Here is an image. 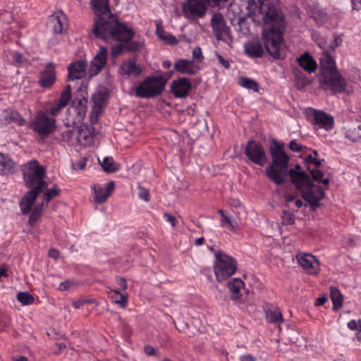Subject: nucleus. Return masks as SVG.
Masks as SVG:
<instances>
[{"mask_svg":"<svg viewBox=\"0 0 361 361\" xmlns=\"http://www.w3.org/2000/svg\"><path fill=\"white\" fill-rule=\"evenodd\" d=\"M262 8V39L264 48L274 59H283L286 56L284 51L281 49L283 32L286 28L284 15L269 0H267V4Z\"/></svg>","mask_w":361,"mask_h":361,"instance_id":"f257e3e1","label":"nucleus"},{"mask_svg":"<svg viewBox=\"0 0 361 361\" xmlns=\"http://www.w3.org/2000/svg\"><path fill=\"white\" fill-rule=\"evenodd\" d=\"M91 4L97 15L92 29L94 37L106 42L109 39L126 40L132 37V29L111 13L109 0H91Z\"/></svg>","mask_w":361,"mask_h":361,"instance_id":"f03ea898","label":"nucleus"},{"mask_svg":"<svg viewBox=\"0 0 361 361\" xmlns=\"http://www.w3.org/2000/svg\"><path fill=\"white\" fill-rule=\"evenodd\" d=\"M46 171L37 160L27 162L23 171L25 186L30 188L20 200L19 204L23 214H27L38 195L48 186L44 180Z\"/></svg>","mask_w":361,"mask_h":361,"instance_id":"7ed1b4c3","label":"nucleus"},{"mask_svg":"<svg viewBox=\"0 0 361 361\" xmlns=\"http://www.w3.org/2000/svg\"><path fill=\"white\" fill-rule=\"evenodd\" d=\"M271 161L265 169V174L269 179L277 185L284 184L288 176H290L288 169L289 156L284 150V144L275 139L271 140L269 147Z\"/></svg>","mask_w":361,"mask_h":361,"instance_id":"20e7f679","label":"nucleus"},{"mask_svg":"<svg viewBox=\"0 0 361 361\" xmlns=\"http://www.w3.org/2000/svg\"><path fill=\"white\" fill-rule=\"evenodd\" d=\"M318 80L320 87L325 91H330L332 94L345 90V80L336 69L334 59L327 51H324L320 57Z\"/></svg>","mask_w":361,"mask_h":361,"instance_id":"39448f33","label":"nucleus"},{"mask_svg":"<svg viewBox=\"0 0 361 361\" xmlns=\"http://www.w3.org/2000/svg\"><path fill=\"white\" fill-rule=\"evenodd\" d=\"M290 178L295 188L300 191L302 197L309 203L312 210L316 211L321 206L319 201L326 196L324 190L321 186L314 184L305 171L298 172L292 169Z\"/></svg>","mask_w":361,"mask_h":361,"instance_id":"423d86ee","label":"nucleus"},{"mask_svg":"<svg viewBox=\"0 0 361 361\" xmlns=\"http://www.w3.org/2000/svg\"><path fill=\"white\" fill-rule=\"evenodd\" d=\"M87 104V92L85 87H80L75 93V98L71 106L66 111L64 124L66 127H72L80 124L83 121Z\"/></svg>","mask_w":361,"mask_h":361,"instance_id":"0eeeda50","label":"nucleus"},{"mask_svg":"<svg viewBox=\"0 0 361 361\" xmlns=\"http://www.w3.org/2000/svg\"><path fill=\"white\" fill-rule=\"evenodd\" d=\"M215 257L214 274L217 281L222 282L235 274L237 270V262L232 257L221 254L220 252H216Z\"/></svg>","mask_w":361,"mask_h":361,"instance_id":"6e6552de","label":"nucleus"},{"mask_svg":"<svg viewBox=\"0 0 361 361\" xmlns=\"http://www.w3.org/2000/svg\"><path fill=\"white\" fill-rule=\"evenodd\" d=\"M164 82H160L156 76L147 77L135 89V94L140 98H154L164 91Z\"/></svg>","mask_w":361,"mask_h":361,"instance_id":"1a4fd4ad","label":"nucleus"},{"mask_svg":"<svg viewBox=\"0 0 361 361\" xmlns=\"http://www.w3.org/2000/svg\"><path fill=\"white\" fill-rule=\"evenodd\" d=\"M31 128L42 137L53 133L56 128V119L49 117L44 112L38 111L31 124Z\"/></svg>","mask_w":361,"mask_h":361,"instance_id":"9d476101","label":"nucleus"},{"mask_svg":"<svg viewBox=\"0 0 361 361\" xmlns=\"http://www.w3.org/2000/svg\"><path fill=\"white\" fill-rule=\"evenodd\" d=\"M244 154L252 163L263 166L267 161L265 150L261 143L253 140L247 142Z\"/></svg>","mask_w":361,"mask_h":361,"instance_id":"9b49d317","label":"nucleus"},{"mask_svg":"<svg viewBox=\"0 0 361 361\" xmlns=\"http://www.w3.org/2000/svg\"><path fill=\"white\" fill-rule=\"evenodd\" d=\"M213 33L217 40L226 41V39L232 40L230 27L226 25L223 15L220 13L213 14L211 20Z\"/></svg>","mask_w":361,"mask_h":361,"instance_id":"f8f14e48","label":"nucleus"},{"mask_svg":"<svg viewBox=\"0 0 361 361\" xmlns=\"http://www.w3.org/2000/svg\"><path fill=\"white\" fill-rule=\"evenodd\" d=\"M207 3L204 0H188L183 4V11L188 19L202 18L205 15Z\"/></svg>","mask_w":361,"mask_h":361,"instance_id":"ddd939ff","label":"nucleus"},{"mask_svg":"<svg viewBox=\"0 0 361 361\" xmlns=\"http://www.w3.org/2000/svg\"><path fill=\"white\" fill-rule=\"evenodd\" d=\"M297 259L309 274L317 275L319 273V262L314 256L310 254H300L297 255Z\"/></svg>","mask_w":361,"mask_h":361,"instance_id":"4468645a","label":"nucleus"},{"mask_svg":"<svg viewBox=\"0 0 361 361\" xmlns=\"http://www.w3.org/2000/svg\"><path fill=\"white\" fill-rule=\"evenodd\" d=\"M78 146H90L93 144L94 128L86 123H81L76 128Z\"/></svg>","mask_w":361,"mask_h":361,"instance_id":"2eb2a0df","label":"nucleus"},{"mask_svg":"<svg viewBox=\"0 0 361 361\" xmlns=\"http://www.w3.org/2000/svg\"><path fill=\"white\" fill-rule=\"evenodd\" d=\"M107 49L105 47H101L99 51L95 55L91 61V66L89 69L90 77L97 75L106 63Z\"/></svg>","mask_w":361,"mask_h":361,"instance_id":"dca6fc26","label":"nucleus"},{"mask_svg":"<svg viewBox=\"0 0 361 361\" xmlns=\"http://www.w3.org/2000/svg\"><path fill=\"white\" fill-rule=\"evenodd\" d=\"M191 89V82L186 78H180L171 82V91L177 98L185 97Z\"/></svg>","mask_w":361,"mask_h":361,"instance_id":"f3484780","label":"nucleus"},{"mask_svg":"<svg viewBox=\"0 0 361 361\" xmlns=\"http://www.w3.org/2000/svg\"><path fill=\"white\" fill-rule=\"evenodd\" d=\"M55 66L53 62H49L46 68L40 72L39 85L43 88L51 87L56 82Z\"/></svg>","mask_w":361,"mask_h":361,"instance_id":"a211bd4d","label":"nucleus"},{"mask_svg":"<svg viewBox=\"0 0 361 361\" xmlns=\"http://www.w3.org/2000/svg\"><path fill=\"white\" fill-rule=\"evenodd\" d=\"M66 20L67 18L62 11H56L49 16L47 25L53 30L54 33L60 34L66 28Z\"/></svg>","mask_w":361,"mask_h":361,"instance_id":"6ab92c4d","label":"nucleus"},{"mask_svg":"<svg viewBox=\"0 0 361 361\" xmlns=\"http://www.w3.org/2000/svg\"><path fill=\"white\" fill-rule=\"evenodd\" d=\"M174 69L181 73L188 75H195L200 71L198 66H195L193 60L179 59L176 61L173 65Z\"/></svg>","mask_w":361,"mask_h":361,"instance_id":"aec40b11","label":"nucleus"},{"mask_svg":"<svg viewBox=\"0 0 361 361\" xmlns=\"http://www.w3.org/2000/svg\"><path fill=\"white\" fill-rule=\"evenodd\" d=\"M114 186V181L107 183L104 189L97 185H93L92 189L94 193V201L97 204H102L106 202L113 192Z\"/></svg>","mask_w":361,"mask_h":361,"instance_id":"412c9836","label":"nucleus"},{"mask_svg":"<svg viewBox=\"0 0 361 361\" xmlns=\"http://www.w3.org/2000/svg\"><path fill=\"white\" fill-rule=\"evenodd\" d=\"M245 54L252 58L262 57L264 53L262 44L258 37L247 41L244 44Z\"/></svg>","mask_w":361,"mask_h":361,"instance_id":"4be33fe9","label":"nucleus"},{"mask_svg":"<svg viewBox=\"0 0 361 361\" xmlns=\"http://www.w3.org/2000/svg\"><path fill=\"white\" fill-rule=\"evenodd\" d=\"M87 63L85 61L72 62L68 66V80H75L82 78L85 75Z\"/></svg>","mask_w":361,"mask_h":361,"instance_id":"5701e85b","label":"nucleus"},{"mask_svg":"<svg viewBox=\"0 0 361 361\" xmlns=\"http://www.w3.org/2000/svg\"><path fill=\"white\" fill-rule=\"evenodd\" d=\"M314 124L326 130L334 127V121L332 116L321 110L314 109Z\"/></svg>","mask_w":361,"mask_h":361,"instance_id":"b1692460","label":"nucleus"},{"mask_svg":"<svg viewBox=\"0 0 361 361\" xmlns=\"http://www.w3.org/2000/svg\"><path fill=\"white\" fill-rule=\"evenodd\" d=\"M297 61L300 67L305 71L308 72L309 73L315 72L317 64L315 60L309 53H304L297 59Z\"/></svg>","mask_w":361,"mask_h":361,"instance_id":"393cba45","label":"nucleus"},{"mask_svg":"<svg viewBox=\"0 0 361 361\" xmlns=\"http://www.w3.org/2000/svg\"><path fill=\"white\" fill-rule=\"evenodd\" d=\"M142 70L139 65H137L135 60H128L123 62L121 66V73L123 75L139 76L141 75Z\"/></svg>","mask_w":361,"mask_h":361,"instance_id":"a878e982","label":"nucleus"},{"mask_svg":"<svg viewBox=\"0 0 361 361\" xmlns=\"http://www.w3.org/2000/svg\"><path fill=\"white\" fill-rule=\"evenodd\" d=\"M1 116V119L8 123L13 122L21 126L25 123L24 118H23L17 111H15L11 109L4 110Z\"/></svg>","mask_w":361,"mask_h":361,"instance_id":"bb28decb","label":"nucleus"},{"mask_svg":"<svg viewBox=\"0 0 361 361\" xmlns=\"http://www.w3.org/2000/svg\"><path fill=\"white\" fill-rule=\"evenodd\" d=\"M244 286V282L240 278H234L228 283V286L231 292V298L233 300H237L241 295L240 294V288Z\"/></svg>","mask_w":361,"mask_h":361,"instance_id":"cd10ccee","label":"nucleus"},{"mask_svg":"<svg viewBox=\"0 0 361 361\" xmlns=\"http://www.w3.org/2000/svg\"><path fill=\"white\" fill-rule=\"evenodd\" d=\"M133 35L132 37L129 39H109V40H114L118 42H124L126 51L128 52H135L144 47V42L142 41H133L132 39L135 36V32L133 30Z\"/></svg>","mask_w":361,"mask_h":361,"instance_id":"c85d7f7f","label":"nucleus"},{"mask_svg":"<svg viewBox=\"0 0 361 361\" xmlns=\"http://www.w3.org/2000/svg\"><path fill=\"white\" fill-rule=\"evenodd\" d=\"M330 297L333 302L334 310H337L343 306V296L336 287H330Z\"/></svg>","mask_w":361,"mask_h":361,"instance_id":"c756f323","label":"nucleus"},{"mask_svg":"<svg viewBox=\"0 0 361 361\" xmlns=\"http://www.w3.org/2000/svg\"><path fill=\"white\" fill-rule=\"evenodd\" d=\"M61 140L70 146H78L76 129H68L61 133Z\"/></svg>","mask_w":361,"mask_h":361,"instance_id":"7c9ffc66","label":"nucleus"},{"mask_svg":"<svg viewBox=\"0 0 361 361\" xmlns=\"http://www.w3.org/2000/svg\"><path fill=\"white\" fill-rule=\"evenodd\" d=\"M110 298L112 301L118 305L121 308H125L128 305V295L123 294L118 290H111Z\"/></svg>","mask_w":361,"mask_h":361,"instance_id":"2f4dec72","label":"nucleus"},{"mask_svg":"<svg viewBox=\"0 0 361 361\" xmlns=\"http://www.w3.org/2000/svg\"><path fill=\"white\" fill-rule=\"evenodd\" d=\"M0 166L1 174H4L7 172L11 173L13 171L14 163L11 159L0 152Z\"/></svg>","mask_w":361,"mask_h":361,"instance_id":"473e14b6","label":"nucleus"},{"mask_svg":"<svg viewBox=\"0 0 361 361\" xmlns=\"http://www.w3.org/2000/svg\"><path fill=\"white\" fill-rule=\"evenodd\" d=\"M101 164L103 170L108 173H114L119 169V164L115 162L111 157H104Z\"/></svg>","mask_w":361,"mask_h":361,"instance_id":"72a5a7b5","label":"nucleus"},{"mask_svg":"<svg viewBox=\"0 0 361 361\" xmlns=\"http://www.w3.org/2000/svg\"><path fill=\"white\" fill-rule=\"evenodd\" d=\"M44 205V202H42L41 204H37L32 211L31 212V214H30L29 219H28V224L33 226L36 222L39 220L42 214V209Z\"/></svg>","mask_w":361,"mask_h":361,"instance_id":"f704fd0d","label":"nucleus"},{"mask_svg":"<svg viewBox=\"0 0 361 361\" xmlns=\"http://www.w3.org/2000/svg\"><path fill=\"white\" fill-rule=\"evenodd\" d=\"M345 136L353 142H356L361 138V126L350 127L345 132Z\"/></svg>","mask_w":361,"mask_h":361,"instance_id":"c9c22d12","label":"nucleus"},{"mask_svg":"<svg viewBox=\"0 0 361 361\" xmlns=\"http://www.w3.org/2000/svg\"><path fill=\"white\" fill-rule=\"evenodd\" d=\"M267 4V0H249L247 2V8L250 12L262 13V6Z\"/></svg>","mask_w":361,"mask_h":361,"instance_id":"e433bc0d","label":"nucleus"},{"mask_svg":"<svg viewBox=\"0 0 361 361\" xmlns=\"http://www.w3.org/2000/svg\"><path fill=\"white\" fill-rule=\"evenodd\" d=\"M265 313L266 318L270 323H279L283 321L281 312L277 310H268Z\"/></svg>","mask_w":361,"mask_h":361,"instance_id":"4c0bfd02","label":"nucleus"},{"mask_svg":"<svg viewBox=\"0 0 361 361\" xmlns=\"http://www.w3.org/2000/svg\"><path fill=\"white\" fill-rule=\"evenodd\" d=\"M71 98V87L70 85H66L64 90L61 93L60 97L56 100L61 104V106H67Z\"/></svg>","mask_w":361,"mask_h":361,"instance_id":"58836bf2","label":"nucleus"},{"mask_svg":"<svg viewBox=\"0 0 361 361\" xmlns=\"http://www.w3.org/2000/svg\"><path fill=\"white\" fill-rule=\"evenodd\" d=\"M17 300L24 305H29L34 302L35 298L29 292H19Z\"/></svg>","mask_w":361,"mask_h":361,"instance_id":"ea45409f","label":"nucleus"},{"mask_svg":"<svg viewBox=\"0 0 361 361\" xmlns=\"http://www.w3.org/2000/svg\"><path fill=\"white\" fill-rule=\"evenodd\" d=\"M60 190L58 188L56 184L54 185V188L52 189H49L44 195V203L45 202L46 206L48 205L49 202L54 197L58 196L59 195Z\"/></svg>","mask_w":361,"mask_h":361,"instance_id":"a19ab883","label":"nucleus"},{"mask_svg":"<svg viewBox=\"0 0 361 361\" xmlns=\"http://www.w3.org/2000/svg\"><path fill=\"white\" fill-rule=\"evenodd\" d=\"M240 84L245 88L258 92V84L252 79L242 77L240 78Z\"/></svg>","mask_w":361,"mask_h":361,"instance_id":"79ce46f5","label":"nucleus"},{"mask_svg":"<svg viewBox=\"0 0 361 361\" xmlns=\"http://www.w3.org/2000/svg\"><path fill=\"white\" fill-rule=\"evenodd\" d=\"M307 169L310 171L311 174V180L319 182V180H321V178L324 176V173L317 169H311L310 166H307Z\"/></svg>","mask_w":361,"mask_h":361,"instance_id":"37998d69","label":"nucleus"},{"mask_svg":"<svg viewBox=\"0 0 361 361\" xmlns=\"http://www.w3.org/2000/svg\"><path fill=\"white\" fill-rule=\"evenodd\" d=\"M281 218L283 224L293 225L295 223V215L291 212H283Z\"/></svg>","mask_w":361,"mask_h":361,"instance_id":"c03bdc74","label":"nucleus"},{"mask_svg":"<svg viewBox=\"0 0 361 361\" xmlns=\"http://www.w3.org/2000/svg\"><path fill=\"white\" fill-rule=\"evenodd\" d=\"M64 106H61V104L57 101H55L54 104H52L49 110L47 111L49 114L52 116H57L62 109H63Z\"/></svg>","mask_w":361,"mask_h":361,"instance_id":"a18cd8bd","label":"nucleus"},{"mask_svg":"<svg viewBox=\"0 0 361 361\" xmlns=\"http://www.w3.org/2000/svg\"><path fill=\"white\" fill-rule=\"evenodd\" d=\"M123 51H126L124 42L117 44L112 47L111 54L113 56H117L122 54Z\"/></svg>","mask_w":361,"mask_h":361,"instance_id":"49530a36","label":"nucleus"},{"mask_svg":"<svg viewBox=\"0 0 361 361\" xmlns=\"http://www.w3.org/2000/svg\"><path fill=\"white\" fill-rule=\"evenodd\" d=\"M192 60H193V62L195 61H197L198 62H202V60L204 59V56L202 55V50L200 47H195L192 50Z\"/></svg>","mask_w":361,"mask_h":361,"instance_id":"de8ad7c7","label":"nucleus"},{"mask_svg":"<svg viewBox=\"0 0 361 361\" xmlns=\"http://www.w3.org/2000/svg\"><path fill=\"white\" fill-rule=\"evenodd\" d=\"M173 73H174L173 71H170L165 72L161 75H156L157 78L158 79V80L160 82H164V84H163L164 88H165V85H166L167 81L172 77Z\"/></svg>","mask_w":361,"mask_h":361,"instance_id":"09e8293b","label":"nucleus"},{"mask_svg":"<svg viewBox=\"0 0 361 361\" xmlns=\"http://www.w3.org/2000/svg\"><path fill=\"white\" fill-rule=\"evenodd\" d=\"M138 196L140 198L144 200L145 202L149 201L150 196L149 193V190L140 185L138 186Z\"/></svg>","mask_w":361,"mask_h":361,"instance_id":"8fccbe9b","label":"nucleus"},{"mask_svg":"<svg viewBox=\"0 0 361 361\" xmlns=\"http://www.w3.org/2000/svg\"><path fill=\"white\" fill-rule=\"evenodd\" d=\"M162 41L165 42V44H171V45H175L178 43V40L177 38L171 34L167 33L166 35L164 36V37H162Z\"/></svg>","mask_w":361,"mask_h":361,"instance_id":"3c124183","label":"nucleus"},{"mask_svg":"<svg viewBox=\"0 0 361 361\" xmlns=\"http://www.w3.org/2000/svg\"><path fill=\"white\" fill-rule=\"evenodd\" d=\"M288 147L291 151L298 152L302 150L303 147L300 144L298 143L295 140H293L290 142Z\"/></svg>","mask_w":361,"mask_h":361,"instance_id":"603ef678","label":"nucleus"},{"mask_svg":"<svg viewBox=\"0 0 361 361\" xmlns=\"http://www.w3.org/2000/svg\"><path fill=\"white\" fill-rule=\"evenodd\" d=\"M216 56L218 59V62L224 68H228L230 67L229 61L225 59L221 54L216 53Z\"/></svg>","mask_w":361,"mask_h":361,"instance_id":"864d4df0","label":"nucleus"},{"mask_svg":"<svg viewBox=\"0 0 361 361\" xmlns=\"http://www.w3.org/2000/svg\"><path fill=\"white\" fill-rule=\"evenodd\" d=\"M295 77L299 80V82L301 83L300 84L301 85V87H303L307 85L310 83L307 78L302 75L301 73H296L295 74Z\"/></svg>","mask_w":361,"mask_h":361,"instance_id":"5fc2aeb1","label":"nucleus"},{"mask_svg":"<svg viewBox=\"0 0 361 361\" xmlns=\"http://www.w3.org/2000/svg\"><path fill=\"white\" fill-rule=\"evenodd\" d=\"M13 58L15 63L18 64H22L25 61L24 56L20 52H15Z\"/></svg>","mask_w":361,"mask_h":361,"instance_id":"6e6d98bb","label":"nucleus"},{"mask_svg":"<svg viewBox=\"0 0 361 361\" xmlns=\"http://www.w3.org/2000/svg\"><path fill=\"white\" fill-rule=\"evenodd\" d=\"M164 216L166 218L167 221L171 224V226L174 228L177 223L176 217L169 213H164Z\"/></svg>","mask_w":361,"mask_h":361,"instance_id":"4d7b16f0","label":"nucleus"},{"mask_svg":"<svg viewBox=\"0 0 361 361\" xmlns=\"http://www.w3.org/2000/svg\"><path fill=\"white\" fill-rule=\"evenodd\" d=\"M156 34L157 37L162 40V37H164L165 35H167V33L165 32L163 27L161 25L157 24V29H156Z\"/></svg>","mask_w":361,"mask_h":361,"instance_id":"13d9d810","label":"nucleus"},{"mask_svg":"<svg viewBox=\"0 0 361 361\" xmlns=\"http://www.w3.org/2000/svg\"><path fill=\"white\" fill-rule=\"evenodd\" d=\"M144 351L146 355L149 356L157 355V351L155 348L151 345H146L144 348Z\"/></svg>","mask_w":361,"mask_h":361,"instance_id":"bf43d9fd","label":"nucleus"},{"mask_svg":"<svg viewBox=\"0 0 361 361\" xmlns=\"http://www.w3.org/2000/svg\"><path fill=\"white\" fill-rule=\"evenodd\" d=\"M94 107L101 108L104 102V98L102 95L95 96L94 98Z\"/></svg>","mask_w":361,"mask_h":361,"instance_id":"052dcab7","label":"nucleus"},{"mask_svg":"<svg viewBox=\"0 0 361 361\" xmlns=\"http://www.w3.org/2000/svg\"><path fill=\"white\" fill-rule=\"evenodd\" d=\"M48 255L53 259H57L60 256V252L54 248H50Z\"/></svg>","mask_w":361,"mask_h":361,"instance_id":"680f3d73","label":"nucleus"},{"mask_svg":"<svg viewBox=\"0 0 361 361\" xmlns=\"http://www.w3.org/2000/svg\"><path fill=\"white\" fill-rule=\"evenodd\" d=\"M118 284L123 289L126 290L128 287L126 279L123 277L119 276L116 279Z\"/></svg>","mask_w":361,"mask_h":361,"instance_id":"e2e57ef3","label":"nucleus"},{"mask_svg":"<svg viewBox=\"0 0 361 361\" xmlns=\"http://www.w3.org/2000/svg\"><path fill=\"white\" fill-rule=\"evenodd\" d=\"M231 221V219L226 215H223V217L221 218V226L222 227H226L230 222Z\"/></svg>","mask_w":361,"mask_h":361,"instance_id":"0e129e2a","label":"nucleus"},{"mask_svg":"<svg viewBox=\"0 0 361 361\" xmlns=\"http://www.w3.org/2000/svg\"><path fill=\"white\" fill-rule=\"evenodd\" d=\"M228 228V229L233 232V233H236L237 232V228H238V224L235 222V221H231L230 224H228L227 225V226Z\"/></svg>","mask_w":361,"mask_h":361,"instance_id":"69168bd1","label":"nucleus"},{"mask_svg":"<svg viewBox=\"0 0 361 361\" xmlns=\"http://www.w3.org/2000/svg\"><path fill=\"white\" fill-rule=\"evenodd\" d=\"M352 6L353 8L355 10H360L361 9V0H352Z\"/></svg>","mask_w":361,"mask_h":361,"instance_id":"338daca9","label":"nucleus"},{"mask_svg":"<svg viewBox=\"0 0 361 361\" xmlns=\"http://www.w3.org/2000/svg\"><path fill=\"white\" fill-rule=\"evenodd\" d=\"M256 359L251 355H245L240 357V361H255Z\"/></svg>","mask_w":361,"mask_h":361,"instance_id":"774afa93","label":"nucleus"}]
</instances>
